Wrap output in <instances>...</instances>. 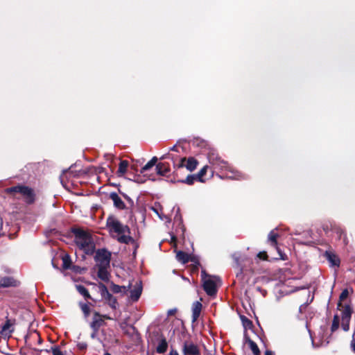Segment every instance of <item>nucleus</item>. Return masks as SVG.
<instances>
[{
    "label": "nucleus",
    "mask_w": 355,
    "mask_h": 355,
    "mask_svg": "<svg viewBox=\"0 0 355 355\" xmlns=\"http://www.w3.org/2000/svg\"><path fill=\"white\" fill-rule=\"evenodd\" d=\"M107 227L113 237L122 243H134V239L130 236V228L122 224L114 216H109L107 219Z\"/></svg>",
    "instance_id": "f257e3e1"
},
{
    "label": "nucleus",
    "mask_w": 355,
    "mask_h": 355,
    "mask_svg": "<svg viewBox=\"0 0 355 355\" xmlns=\"http://www.w3.org/2000/svg\"><path fill=\"white\" fill-rule=\"evenodd\" d=\"M209 164L214 168L226 172L225 175L227 178L232 180H241L244 178L243 175L236 171L233 167L230 166L227 162L222 159L218 154L210 153L208 155Z\"/></svg>",
    "instance_id": "f03ea898"
},
{
    "label": "nucleus",
    "mask_w": 355,
    "mask_h": 355,
    "mask_svg": "<svg viewBox=\"0 0 355 355\" xmlns=\"http://www.w3.org/2000/svg\"><path fill=\"white\" fill-rule=\"evenodd\" d=\"M75 242L78 247L85 253L89 254L94 252V245L91 235L84 230L76 229L73 230Z\"/></svg>",
    "instance_id": "7ed1b4c3"
},
{
    "label": "nucleus",
    "mask_w": 355,
    "mask_h": 355,
    "mask_svg": "<svg viewBox=\"0 0 355 355\" xmlns=\"http://www.w3.org/2000/svg\"><path fill=\"white\" fill-rule=\"evenodd\" d=\"M202 286L206 293L209 296L216 294L218 288L220 286L221 282L218 277L209 275L205 270L201 271Z\"/></svg>",
    "instance_id": "20e7f679"
},
{
    "label": "nucleus",
    "mask_w": 355,
    "mask_h": 355,
    "mask_svg": "<svg viewBox=\"0 0 355 355\" xmlns=\"http://www.w3.org/2000/svg\"><path fill=\"white\" fill-rule=\"evenodd\" d=\"M8 193H19L21 194L27 203H32L34 201V194L31 189L28 187L18 185L8 188Z\"/></svg>",
    "instance_id": "39448f33"
},
{
    "label": "nucleus",
    "mask_w": 355,
    "mask_h": 355,
    "mask_svg": "<svg viewBox=\"0 0 355 355\" xmlns=\"http://www.w3.org/2000/svg\"><path fill=\"white\" fill-rule=\"evenodd\" d=\"M99 293L105 302L113 309L116 310L118 307L117 300L108 291L107 288L103 284L98 286Z\"/></svg>",
    "instance_id": "423d86ee"
},
{
    "label": "nucleus",
    "mask_w": 355,
    "mask_h": 355,
    "mask_svg": "<svg viewBox=\"0 0 355 355\" xmlns=\"http://www.w3.org/2000/svg\"><path fill=\"white\" fill-rule=\"evenodd\" d=\"M111 253L105 249L98 250L95 256L97 267L109 268Z\"/></svg>",
    "instance_id": "0eeeda50"
},
{
    "label": "nucleus",
    "mask_w": 355,
    "mask_h": 355,
    "mask_svg": "<svg viewBox=\"0 0 355 355\" xmlns=\"http://www.w3.org/2000/svg\"><path fill=\"white\" fill-rule=\"evenodd\" d=\"M184 355H201L199 347L192 342L186 341L182 347Z\"/></svg>",
    "instance_id": "6e6552de"
},
{
    "label": "nucleus",
    "mask_w": 355,
    "mask_h": 355,
    "mask_svg": "<svg viewBox=\"0 0 355 355\" xmlns=\"http://www.w3.org/2000/svg\"><path fill=\"white\" fill-rule=\"evenodd\" d=\"M142 284L141 282H137L130 290V299L132 302H137L142 293Z\"/></svg>",
    "instance_id": "1a4fd4ad"
},
{
    "label": "nucleus",
    "mask_w": 355,
    "mask_h": 355,
    "mask_svg": "<svg viewBox=\"0 0 355 355\" xmlns=\"http://www.w3.org/2000/svg\"><path fill=\"white\" fill-rule=\"evenodd\" d=\"M198 165V161L193 157H189L188 159L182 158L179 167L185 166L189 171H193L195 170Z\"/></svg>",
    "instance_id": "9d476101"
},
{
    "label": "nucleus",
    "mask_w": 355,
    "mask_h": 355,
    "mask_svg": "<svg viewBox=\"0 0 355 355\" xmlns=\"http://www.w3.org/2000/svg\"><path fill=\"white\" fill-rule=\"evenodd\" d=\"M105 324L103 316L98 312L94 313L92 321L90 323V327L92 330L98 331L100 327Z\"/></svg>",
    "instance_id": "9b49d317"
},
{
    "label": "nucleus",
    "mask_w": 355,
    "mask_h": 355,
    "mask_svg": "<svg viewBox=\"0 0 355 355\" xmlns=\"http://www.w3.org/2000/svg\"><path fill=\"white\" fill-rule=\"evenodd\" d=\"M338 309L341 311V318L342 320L347 321L350 320L352 309L349 305L343 306L341 302H338Z\"/></svg>",
    "instance_id": "f8f14e48"
},
{
    "label": "nucleus",
    "mask_w": 355,
    "mask_h": 355,
    "mask_svg": "<svg viewBox=\"0 0 355 355\" xmlns=\"http://www.w3.org/2000/svg\"><path fill=\"white\" fill-rule=\"evenodd\" d=\"M110 198L113 201L114 205L116 208L119 209H123L125 207V203L119 197V196L115 193L112 192L110 194Z\"/></svg>",
    "instance_id": "ddd939ff"
},
{
    "label": "nucleus",
    "mask_w": 355,
    "mask_h": 355,
    "mask_svg": "<svg viewBox=\"0 0 355 355\" xmlns=\"http://www.w3.org/2000/svg\"><path fill=\"white\" fill-rule=\"evenodd\" d=\"M202 304L200 302H195L192 306V321L196 322L200 315Z\"/></svg>",
    "instance_id": "4468645a"
},
{
    "label": "nucleus",
    "mask_w": 355,
    "mask_h": 355,
    "mask_svg": "<svg viewBox=\"0 0 355 355\" xmlns=\"http://www.w3.org/2000/svg\"><path fill=\"white\" fill-rule=\"evenodd\" d=\"M129 288H130V284H129L128 286H125L112 283L110 285V290L114 293L125 294Z\"/></svg>",
    "instance_id": "2eb2a0df"
},
{
    "label": "nucleus",
    "mask_w": 355,
    "mask_h": 355,
    "mask_svg": "<svg viewBox=\"0 0 355 355\" xmlns=\"http://www.w3.org/2000/svg\"><path fill=\"white\" fill-rule=\"evenodd\" d=\"M12 326V324L11 323L10 320H7L1 328V334L5 336H10L11 333L13 331Z\"/></svg>",
    "instance_id": "dca6fc26"
},
{
    "label": "nucleus",
    "mask_w": 355,
    "mask_h": 355,
    "mask_svg": "<svg viewBox=\"0 0 355 355\" xmlns=\"http://www.w3.org/2000/svg\"><path fill=\"white\" fill-rule=\"evenodd\" d=\"M168 348V343L165 338L162 337L156 347V352L159 354H164L166 352Z\"/></svg>",
    "instance_id": "f3484780"
},
{
    "label": "nucleus",
    "mask_w": 355,
    "mask_h": 355,
    "mask_svg": "<svg viewBox=\"0 0 355 355\" xmlns=\"http://www.w3.org/2000/svg\"><path fill=\"white\" fill-rule=\"evenodd\" d=\"M156 170L157 174L164 176L170 171L168 166L165 163H159L156 165Z\"/></svg>",
    "instance_id": "a211bd4d"
},
{
    "label": "nucleus",
    "mask_w": 355,
    "mask_h": 355,
    "mask_svg": "<svg viewBox=\"0 0 355 355\" xmlns=\"http://www.w3.org/2000/svg\"><path fill=\"white\" fill-rule=\"evenodd\" d=\"M279 236L278 234L275 230H272L268 236V242L272 247L278 250L277 239Z\"/></svg>",
    "instance_id": "6ab92c4d"
},
{
    "label": "nucleus",
    "mask_w": 355,
    "mask_h": 355,
    "mask_svg": "<svg viewBox=\"0 0 355 355\" xmlns=\"http://www.w3.org/2000/svg\"><path fill=\"white\" fill-rule=\"evenodd\" d=\"M327 260L333 266H338L340 264L339 258L334 254L331 252L326 253Z\"/></svg>",
    "instance_id": "aec40b11"
},
{
    "label": "nucleus",
    "mask_w": 355,
    "mask_h": 355,
    "mask_svg": "<svg viewBox=\"0 0 355 355\" xmlns=\"http://www.w3.org/2000/svg\"><path fill=\"white\" fill-rule=\"evenodd\" d=\"M176 258L182 263H186L189 261V255L182 251H178L176 253Z\"/></svg>",
    "instance_id": "412c9836"
},
{
    "label": "nucleus",
    "mask_w": 355,
    "mask_h": 355,
    "mask_svg": "<svg viewBox=\"0 0 355 355\" xmlns=\"http://www.w3.org/2000/svg\"><path fill=\"white\" fill-rule=\"evenodd\" d=\"M128 165H129V164H128V161H126V160L121 161V162L119 163V169L117 171L119 176L123 175L126 173Z\"/></svg>",
    "instance_id": "4be33fe9"
},
{
    "label": "nucleus",
    "mask_w": 355,
    "mask_h": 355,
    "mask_svg": "<svg viewBox=\"0 0 355 355\" xmlns=\"http://www.w3.org/2000/svg\"><path fill=\"white\" fill-rule=\"evenodd\" d=\"M107 268L98 267V276L102 280H107L109 273L107 270Z\"/></svg>",
    "instance_id": "5701e85b"
},
{
    "label": "nucleus",
    "mask_w": 355,
    "mask_h": 355,
    "mask_svg": "<svg viewBox=\"0 0 355 355\" xmlns=\"http://www.w3.org/2000/svg\"><path fill=\"white\" fill-rule=\"evenodd\" d=\"M157 161V158L156 157H153L147 164H146L141 169V173H144L145 171H148L153 166L156 164Z\"/></svg>",
    "instance_id": "b1692460"
},
{
    "label": "nucleus",
    "mask_w": 355,
    "mask_h": 355,
    "mask_svg": "<svg viewBox=\"0 0 355 355\" xmlns=\"http://www.w3.org/2000/svg\"><path fill=\"white\" fill-rule=\"evenodd\" d=\"M76 289L78 293L82 295L86 299H90L91 296L88 292V290L83 286L78 285L76 286Z\"/></svg>",
    "instance_id": "393cba45"
},
{
    "label": "nucleus",
    "mask_w": 355,
    "mask_h": 355,
    "mask_svg": "<svg viewBox=\"0 0 355 355\" xmlns=\"http://www.w3.org/2000/svg\"><path fill=\"white\" fill-rule=\"evenodd\" d=\"M247 343H248L249 347L252 350V353L254 354V355H259L260 351L257 345L250 339H248Z\"/></svg>",
    "instance_id": "a878e982"
},
{
    "label": "nucleus",
    "mask_w": 355,
    "mask_h": 355,
    "mask_svg": "<svg viewBox=\"0 0 355 355\" xmlns=\"http://www.w3.org/2000/svg\"><path fill=\"white\" fill-rule=\"evenodd\" d=\"M79 306L81 309L84 316L87 318L90 314V308L88 304L84 302H80Z\"/></svg>",
    "instance_id": "bb28decb"
},
{
    "label": "nucleus",
    "mask_w": 355,
    "mask_h": 355,
    "mask_svg": "<svg viewBox=\"0 0 355 355\" xmlns=\"http://www.w3.org/2000/svg\"><path fill=\"white\" fill-rule=\"evenodd\" d=\"M14 285V280L10 277H4L0 281V286L2 287H8Z\"/></svg>",
    "instance_id": "cd10ccee"
},
{
    "label": "nucleus",
    "mask_w": 355,
    "mask_h": 355,
    "mask_svg": "<svg viewBox=\"0 0 355 355\" xmlns=\"http://www.w3.org/2000/svg\"><path fill=\"white\" fill-rule=\"evenodd\" d=\"M207 168L208 166H205L196 175H195L198 181L200 182H205V180L202 179V177L206 174Z\"/></svg>",
    "instance_id": "c85d7f7f"
},
{
    "label": "nucleus",
    "mask_w": 355,
    "mask_h": 355,
    "mask_svg": "<svg viewBox=\"0 0 355 355\" xmlns=\"http://www.w3.org/2000/svg\"><path fill=\"white\" fill-rule=\"evenodd\" d=\"M196 180H198L195 175H188L185 180H181L180 182L182 183L187 184L189 185H191Z\"/></svg>",
    "instance_id": "c756f323"
},
{
    "label": "nucleus",
    "mask_w": 355,
    "mask_h": 355,
    "mask_svg": "<svg viewBox=\"0 0 355 355\" xmlns=\"http://www.w3.org/2000/svg\"><path fill=\"white\" fill-rule=\"evenodd\" d=\"M340 320L338 315H335L333 320L332 325H331V331H336L339 326Z\"/></svg>",
    "instance_id": "7c9ffc66"
},
{
    "label": "nucleus",
    "mask_w": 355,
    "mask_h": 355,
    "mask_svg": "<svg viewBox=\"0 0 355 355\" xmlns=\"http://www.w3.org/2000/svg\"><path fill=\"white\" fill-rule=\"evenodd\" d=\"M348 295H349L348 290L344 289L340 295L339 302H341V301L345 300L348 297Z\"/></svg>",
    "instance_id": "2f4dec72"
},
{
    "label": "nucleus",
    "mask_w": 355,
    "mask_h": 355,
    "mask_svg": "<svg viewBox=\"0 0 355 355\" xmlns=\"http://www.w3.org/2000/svg\"><path fill=\"white\" fill-rule=\"evenodd\" d=\"M51 349L53 355H64V354L58 347H52Z\"/></svg>",
    "instance_id": "473e14b6"
},
{
    "label": "nucleus",
    "mask_w": 355,
    "mask_h": 355,
    "mask_svg": "<svg viewBox=\"0 0 355 355\" xmlns=\"http://www.w3.org/2000/svg\"><path fill=\"white\" fill-rule=\"evenodd\" d=\"M349 321L350 320H347V321L342 320L341 326H342L343 329L345 331H347L349 330Z\"/></svg>",
    "instance_id": "72a5a7b5"
},
{
    "label": "nucleus",
    "mask_w": 355,
    "mask_h": 355,
    "mask_svg": "<svg viewBox=\"0 0 355 355\" xmlns=\"http://www.w3.org/2000/svg\"><path fill=\"white\" fill-rule=\"evenodd\" d=\"M78 347L80 349H85L87 347V344L84 343H78Z\"/></svg>",
    "instance_id": "f704fd0d"
},
{
    "label": "nucleus",
    "mask_w": 355,
    "mask_h": 355,
    "mask_svg": "<svg viewBox=\"0 0 355 355\" xmlns=\"http://www.w3.org/2000/svg\"><path fill=\"white\" fill-rule=\"evenodd\" d=\"M98 331L92 330L91 338L95 339L97 338Z\"/></svg>",
    "instance_id": "c9c22d12"
},
{
    "label": "nucleus",
    "mask_w": 355,
    "mask_h": 355,
    "mask_svg": "<svg viewBox=\"0 0 355 355\" xmlns=\"http://www.w3.org/2000/svg\"><path fill=\"white\" fill-rule=\"evenodd\" d=\"M177 311L176 309H171L168 311V315H174Z\"/></svg>",
    "instance_id": "e433bc0d"
},
{
    "label": "nucleus",
    "mask_w": 355,
    "mask_h": 355,
    "mask_svg": "<svg viewBox=\"0 0 355 355\" xmlns=\"http://www.w3.org/2000/svg\"><path fill=\"white\" fill-rule=\"evenodd\" d=\"M67 259H68V257H64V258L63 259L64 267L65 268H69V264L67 263H68Z\"/></svg>",
    "instance_id": "4c0bfd02"
},
{
    "label": "nucleus",
    "mask_w": 355,
    "mask_h": 355,
    "mask_svg": "<svg viewBox=\"0 0 355 355\" xmlns=\"http://www.w3.org/2000/svg\"><path fill=\"white\" fill-rule=\"evenodd\" d=\"M169 355H179L178 352L176 350L171 349Z\"/></svg>",
    "instance_id": "58836bf2"
},
{
    "label": "nucleus",
    "mask_w": 355,
    "mask_h": 355,
    "mask_svg": "<svg viewBox=\"0 0 355 355\" xmlns=\"http://www.w3.org/2000/svg\"><path fill=\"white\" fill-rule=\"evenodd\" d=\"M102 316H103V320H104V319L111 320V319H112V318H111L110 316H108L107 315H102Z\"/></svg>",
    "instance_id": "ea45409f"
},
{
    "label": "nucleus",
    "mask_w": 355,
    "mask_h": 355,
    "mask_svg": "<svg viewBox=\"0 0 355 355\" xmlns=\"http://www.w3.org/2000/svg\"><path fill=\"white\" fill-rule=\"evenodd\" d=\"M264 355H273V353L271 351L267 350V351H266Z\"/></svg>",
    "instance_id": "a19ab883"
},
{
    "label": "nucleus",
    "mask_w": 355,
    "mask_h": 355,
    "mask_svg": "<svg viewBox=\"0 0 355 355\" xmlns=\"http://www.w3.org/2000/svg\"><path fill=\"white\" fill-rule=\"evenodd\" d=\"M352 346L353 347L354 351L355 352V339L352 341Z\"/></svg>",
    "instance_id": "79ce46f5"
},
{
    "label": "nucleus",
    "mask_w": 355,
    "mask_h": 355,
    "mask_svg": "<svg viewBox=\"0 0 355 355\" xmlns=\"http://www.w3.org/2000/svg\"><path fill=\"white\" fill-rule=\"evenodd\" d=\"M171 150H176V146H173L171 148Z\"/></svg>",
    "instance_id": "37998d69"
},
{
    "label": "nucleus",
    "mask_w": 355,
    "mask_h": 355,
    "mask_svg": "<svg viewBox=\"0 0 355 355\" xmlns=\"http://www.w3.org/2000/svg\"><path fill=\"white\" fill-rule=\"evenodd\" d=\"M259 257H263V254H261V253H259Z\"/></svg>",
    "instance_id": "c03bdc74"
},
{
    "label": "nucleus",
    "mask_w": 355,
    "mask_h": 355,
    "mask_svg": "<svg viewBox=\"0 0 355 355\" xmlns=\"http://www.w3.org/2000/svg\"><path fill=\"white\" fill-rule=\"evenodd\" d=\"M259 257H263V254H261V253H259Z\"/></svg>",
    "instance_id": "a18cd8bd"
},
{
    "label": "nucleus",
    "mask_w": 355,
    "mask_h": 355,
    "mask_svg": "<svg viewBox=\"0 0 355 355\" xmlns=\"http://www.w3.org/2000/svg\"><path fill=\"white\" fill-rule=\"evenodd\" d=\"M104 355H111V354L109 353H105Z\"/></svg>",
    "instance_id": "49530a36"
}]
</instances>
